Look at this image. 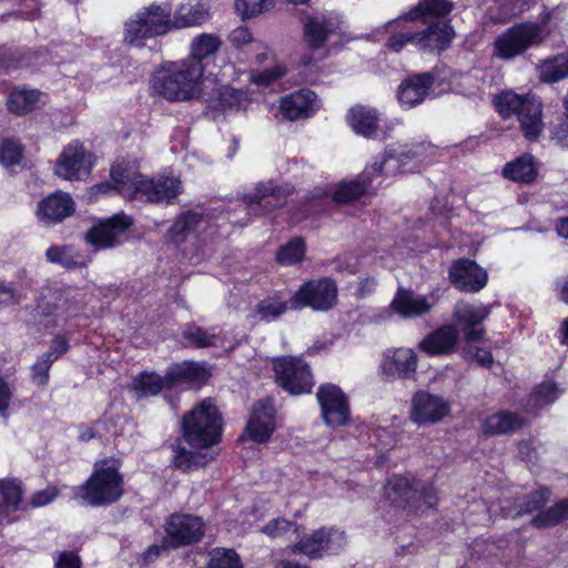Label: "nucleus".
I'll use <instances>...</instances> for the list:
<instances>
[{
  "mask_svg": "<svg viewBox=\"0 0 568 568\" xmlns=\"http://www.w3.org/2000/svg\"><path fill=\"white\" fill-rule=\"evenodd\" d=\"M124 493V480L116 460L105 459L94 464L90 477L77 487L74 499L85 506L100 507L116 503Z\"/></svg>",
  "mask_w": 568,
  "mask_h": 568,
  "instance_id": "1",
  "label": "nucleus"
},
{
  "mask_svg": "<svg viewBox=\"0 0 568 568\" xmlns=\"http://www.w3.org/2000/svg\"><path fill=\"white\" fill-rule=\"evenodd\" d=\"M203 77L200 69L185 61L168 62L152 77V90L169 101H186L200 97Z\"/></svg>",
  "mask_w": 568,
  "mask_h": 568,
  "instance_id": "2",
  "label": "nucleus"
},
{
  "mask_svg": "<svg viewBox=\"0 0 568 568\" xmlns=\"http://www.w3.org/2000/svg\"><path fill=\"white\" fill-rule=\"evenodd\" d=\"M551 497L548 488H539L529 494L516 496L513 500L507 498L500 500V511L505 517L518 518L535 511L531 525L536 528H546L560 524L568 519V498L561 499L547 509H541Z\"/></svg>",
  "mask_w": 568,
  "mask_h": 568,
  "instance_id": "3",
  "label": "nucleus"
},
{
  "mask_svg": "<svg viewBox=\"0 0 568 568\" xmlns=\"http://www.w3.org/2000/svg\"><path fill=\"white\" fill-rule=\"evenodd\" d=\"M183 438L193 448L211 449L221 440L222 416L211 399H204L184 415Z\"/></svg>",
  "mask_w": 568,
  "mask_h": 568,
  "instance_id": "4",
  "label": "nucleus"
},
{
  "mask_svg": "<svg viewBox=\"0 0 568 568\" xmlns=\"http://www.w3.org/2000/svg\"><path fill=\"white\" fill-rule=\"evenodd\" d=\"M171 11L166 3L140 8L124 22L123 41L139 45L146 39L165 34L171 30Z\"/></svg>",
  "mask_w": 568,
  "mask_h": 568,
  "instance_id": "5",
  "label": "nucleus"
},
{
  "mask_svg": "<svg viewBox=\"0 0 568 568\" xmlns=\"http://www.w3.org/2000/svg\"><path fill=\"white\" fill-rule=\"evenodd\" d=\"M497 111L504 118L516 114L524 135L536 140L544 128L541 101L532 95H519L511 91L500 93L495 99Z\"/></svg>",
  "mask_w": 568,
  "mask_h": 568,
  "instance_id": "6",
  "label": "nucleus"
},
{
  "mask_svg": "<svg viewBox=\"0 0 568 568\" xmlns=\"http://www.w3.org/2000/svg\"><path fill=\"white\" fill-rule=\"evenodd\" d=\"M384 496L398 508L419 511L437 504L434 487L429 483L395 475L387 480Z\"/></svg>",
  "mask_w": 568,
  "mask_h": 568,
  "instance_id": "7",
  "label": "nucleus"
},
{
  "mask_svg": "<svg viewBox=\"0 0 568 568\" xmlns=\"http://www.w3.org/2000/svg\"><path fill=\"white\" fill-rule=\"evenodd\" d=\"M110 178V183L97 184L92 191L102 194H110L114 191L130 200L140 197L145 178L140 174L135 160L122 159L116 161L111 166Z\"/></svg>",
  "mask_w": 568,
  "mask_h": 568,
  "instance_id": "8",
  "label": "nucleus"
},
{
  "mask_svg": "<svg viewBox=\"0 0 568 568\" xmlns=\"http://www.w3.org/2000/svg\"><path fill=\"white\" fill-rule=\"evenodd\" d=\"M544 39L541 27L535 23L514 26L494 41V54L503 60L513 59Z\"/></svg>",
  "mask_w": 568,
  "mask_h": 568,
  "instance_id": "9",
  "label": "nucleus"
},
{
  "mask_svg": "<svg viewBox=\"0 0 568 568\" xmlns=\"http://www.w3.org/2000/svg\"><path fill=\"white\" fill-rule=\"evenodd\" d=\"M346 545L344 531L334 528H320L304 535L290 547L294 555L301 554L311 559L338 554Z\"/></svg>",
  "mask_w": 568,
  "mask_h": 568,
  "instance_id": "10",
  "label": "nucleus"
},
{
  "mask_svg": "<svg viewBox=\"0 0 568 568\" xmlns=\"http://www.w3.org/2000/svg\"><path fill=\"white\" fill-rule=\"evenodd\" d=\"M273 369L277 384L292 395L310 393L314 386L310 366L298 357L275 358Z\"/></svg>",
  "mask_w": 568,
  "mask_h": 568,
  "instance_id": "11",
  "label": "nucleus"
},
{
  "mask_svg": "<svg viewBox=\"0 0 568 568\" xmlns=\"http://www.w3.org/2000/svg\"><path fill=\"white\" fill-rule=\"evenodd\" d=\"M80 293L68 288H47L38 301L37 310L41 316H53L54 324L67 322L81 310Z\"/></svg>",
  "mask_w": 568,
  "mask_h": 568,
  "instance_id": "12",
  "label": "nucleus"
},
{
  "mask_svg": "<svg viewBox=\"0 0 568 568\" xmlns=\"http://www.w3.org/2000/svg\"><path fill=\"white\" fill-rule=\"evenodd\" d=\"M426 145L420 143L414 150L403 151L397 153L393 149H387L378 154L374 161L367 165L362 172L363 179H368L369 185L379 186L384 176L393 175L403 170L405 159H414L422 156Z\"/></svg>",
  "mask_w": 568,
  "mask_h": 568,
  "instance_id": "13",
  "label": "nucleus"
},
{
  "mask_svg": "<svg viewBox=\"0 0 568 568\" xmlns=\"http://www.w3.org/2000/svg\"><path fill=\"white\" fill-rule=\"evenodd\" d=\"M324 423L329 427H341L349 423L351 409L346 394L334 384L321 385L316 393Z\"/></svg>",
  "mask_w": 568,
  "mask_h": 568,
  "instance_id": "14",
  "label": "nucleus"
},
{
  "mask_svg": "<svg viewBox=\"0 0 568 568\" xmlns=\"http://www.w3.org/2000/svg\"><path fill=\"white\" fill-rule=\"evenodd\" d=\"M336 286L328 278L310 281L291 297V308L311 307L315 311H326L336 301Z\"/></svg>",
  "mask_w": 568,
  "mask_h": 568,
  "instance_id": "15",
  "label": "nucleus"
},
{
  "mask_svg": "<svg viewBox=\"0 0 568 568\" xmlns=\"http://www.w3.org/2000/svg\"><path fill=\"white\" fill-rule=\"evenodd\" d=\"M342 23L335 12L324 11L307 14L303 19V34L307 45L313 50L323 48L332 36L341 32Z\"/></svg>",
  "mask_w": 568,
  "mask_h": 568,
  "instance_id": "16",
  "label": "nucleus"
},
{
  "mask_svg": "<svg viewBox=\"0 0 568 568\" xmlns=\"http://www.w3.org/2000/svg\"><path fill=\"white\" fill-rule=\"evenodd\" d=\"M92 154L79 141L68 144L58 159L54 173L64 180H82L92 169Z\"/></svg>",
  "mask_w": 568,
  "mask_h": 568,
  "instance_id": "17",
  "label": "nucleus"
},
{
  "mask_svg": "<svg viewBox=\"0 0 568 568\" xmlns=\"http://www.w3.org/2000/svg\"><path fill=\"white\" fill-rule=\"evenodd\" d=\"M131 224V219L125 214H115L94 224L87 232L85 240L99 250L112 248L122 243V239Z\"/></svg>",
  "mask_w": 568,
  "mask_h": 568,
  "instance_id": "18",
  "label": "nucleus"
},
{
  "mask_svg": "<svg viewBox=\"0 0 568 568\" xmlns=\"http://www.w3.org/2000/svg\"><path fill=\"white\" fill-rule=\"evenodd\" d=\"M491 307L486 304H470L459 302L454 308V318L462 327L467 343H475L483 339L485 329L477 328L490 314Z\"/></svg>",
  "mask_w": 568,
  "mask_h": 568,
  "instance_id": "19",
  "label": "nucleus"
},
{
  "mask_svg": "<svg viewBox=\"0 0 568 568\" xmlns=\"http://www.w3.org/2000/svg\"><path fill=\"white\" fill-rule=\"evenodd\" d=\"M166 542L172 547L199 541L204 535L203 520L193 515H173L166 523Z\"/></svg>",
  "mask_w": 568,
  "mask_h": 568,
  "instance_id": "20",
  "label": "nucleus"
},
{
  "mask_svg": "<svg viewBox=\"0 0 568 568\" xmlns=\"http://www.w3.org/2000/svg\"><path fill=\"white\" fill-rule=\"evenodd\" d=\"M449 413L448 403L427 392H418L412 398L410 419L416 424H435Z\"/></svg>",
  "mask_w": 568,
  "mask_h": 568,
  "instance_id": "21",
  "label": "nucleus"
},
{
  "mask_svg": "<svg viewBox=\"0 0 568 568\" xmlns=\"http://www.w3.org/2000/svg\"><path fill=\"white\" fill-rule=\"evenodd\" d=\"M192 235L205 242L213 235L212 226L206 217L196 212L182 213L169 230V237L175 244H181Z\"/></svg>",
  "mask_w": 568,
  "mask_h": 568,
  "instance_id": "22",
  "label": "nucleus"
},
{
  "mask_svg": "<svg viewBox=\"0 0 568 568\" xmlns=\"http://www.w3.org/2000/svg\"><path fill=\"white\" fill-rule=\"evenodd\" d=\"M449 280L459 291L475 293L486 286L488 275L475 262L458 260L449 268Z\"/></svg>",
  "mask_w": 568,
  "mask_h": 568,
  "instance_id": "23",
  "label": "nucleus"
},
{
  "mask_svg": "<svg viewBox=\"0 0 568 568\" xmlns=\"http://www.w3.org/2000/svg\"><path fill=\"white\" fill-rule=\"evenodd\" d=\"M321 108L317 94L308 89H301L282 98L280 111L291 121L308 118Z\"/></svg>",
  "mask_w": 568,
  "mask_h": 568,
  "instance_id": "24",
  "label": "nucleus"
},
{
  "mask_svg": "<svg viewBox=\"0 0 568 568\" xmlns=\"http://www.w3.org/2000/svg\"><path fill=\"white\" fill-rule=\"evenodd\" d=\"M74 212L72 197L64 192H54L42 199L37 207L36 215L44 225L62 222Z\"/></svg>",
  "mask_w": 568,
  "mask_h": 568,
  "instance_id": "25",
  "label": "nucleus"
},
{
  "mask_svg": "<svg viewBox=\"0 0 568 568\" xmlns=\"http://www.w3.org/2000/svg\"><path fill=\"white\" fill-rule=\"evenodd\" d=\"M275 408L271 398L260 400L246 424V432L255 443L266 442L275 429Z\"/></svg>",
  "mask_w": 568,
  "mask_h": 568,
  "instance_id": "26",
  "label": "nucleus"
},
{
  "mask_svg": "<svg viewBox=\"0 0 568 568\" xmlns=\"http://www.w3.org/2000/svg\"><path fill=\"white\" fill-rule=\"evenodd\" d=\"M434 81L435 75L430 72L407 77L397 90V99L402 108L409 110L420 104L428 95Z\"/></svg>",
  "mask_w": 568,
  "mask_h": 568,
  "instance_id": "27",
  "label": "nucleus"
},
{
  "mask_svg": "<svg viewBox=\"0 0 568 568\" xmlns=\"http://www.w3.org/2000/svg\"><path fill=\"white\" fill-rule=\"evenodd\" d=\"M181 192L180 179L171 173H163L154 179H145L139 199L154 203H170Z\"/></svg>",
  "mask_w": 568,
  "mask_h": 568,
  "instance_id": "28",
  "label": "nucleus"
},
{
  "mask_svg": "<svg viewBox=\"0 0 568 568\" xmlns=\"http://www.w3.org/2000/svg\"><path fill=\"white\" fill-rule=\"evenodd\" d=\"M222 45L223 41L220 36L207 32L200 33L191 40L189 57L183 61L200 69V75L203 77L205 65L214 59Z\"/></svg>",
  "mask_w": 568,
  "mask_h": 568,
  "instance_id": "29",
  "label": "nucleus"
},
{
  "mask_svg": "<svg viewBox=\"0 0 568 568\" xmlns=\"http://www.w3.org/2000/svg\"><path fill=\"white\" fill-rule=\"evenodd\" d=\"M417 368V355L412 348L399 347L387 351L382 363V371L387 376L412 377Z\"/></svg>",
  "mask_w": 568,
  "mask_h": 568,
  "instance_id": "30",
  "label": "nucleus"
},
{
  "mask_svg": "<svg viewBox=\"0 0 568 568\" xmlns=\"http://www.w3.org/2000/svg\"><path fill=\"white\" fill-rule=\"evenodd\" d=\"M453 28L446 22H436L416 33L415 48L424 52H440L448 48L454 38Z\"/></svg>",
  "mask_w": 568,
  "mask_h": 568,
  "instance_id": "31",
  "label": "nucleus"
},
{
  "mask_svg": "<svg viewBox=\"0 0 568 568\" xmlns=\"http://www.w3.org/2000/svg\"><path fill=\"white\" fill-rule=\"evenodd\" d=\"M210 19V8L206 3L190 0L181 3L171 16V29H184L200 27Z\"/></svg>",
  "mask_w": 568,
  "mask_h": 568,
  "instance_id": "32",
  "label": "nucleus"
},
{
  "mask_svg": "<svg viewBox=\"0 0 568 568\" xmlns=\"http://www.w3.org/2000/svg\"><path fill=\"white\" fill-rule=\"evenodd\" d=\"M392 308L404 318H413L427 314L434 306L426 296L408 290H399L394 297Z\"/></svg>",
  "mask_w": 568,
  "mask_h": 568,
  "instance_id": "33",
  "label": "nucleus"
},
{
  "mask_svg": "<svg viewBox=\"0 0 568 568\" xmlns=\"http://www.w3.org/2000/svg\"><path fill=\"white\" fill-rule=\"evenodd\" d=\"M379 121V113L364 105L352 108L347 114V122L353 131L368 138L381 136Z\"/></svg>",
  "mask_w": 568,
  "mask_h": 568,
  "instance_id": "34",
  "label": "nucleus"
},
{
  "mask_svg": "<svg viewBox=\"0 0 568 568\" xmlns=\"http://www.w3.org/2000/svg\"><path fill=\"white\" fill-rule=\"evenodd\" d=\"M458 333L452 325H444L419 342V348L427 355H445L452 353L457 344Z\"/></svg>",
  "mask_w": 568,
  "mask_h": 568,
  "instance_id": "35",
  "label": "nucleus"
},
{
  "mask_svg": "<svg viewBox=\"0 0 568 568\" xmlns=\"http://www.w3.org/2000/svg\"><path fill=\"white\" fill-rule=\"evenodd\" d=\"M526 419L518 413L499 410L487 416L481 423V430L486 435H505L521 429Z\"/></svg>",
  "mask_w": 568,
  "mask_h": 568,
  "instance_id": "36",
  "label": "nucleus"
},
{
  "mask_svg": "<svg viewBox=\"0 0 568 568\" xmlns=\"http://www.w3.org/2000/svg\"><path fill=\"white\" fill-rule=\"evenodd\" d=\"M210 377L205 365L195 362H183L168 368V381L172 387L182 384H203Z\"/></svg>",
  "mask_w": 568,
  "mask_h": 568,
  "instance_id": "37",
  "label": "nucleus"
},
{
  "mask_svg": "<svg viewBox=\"0 0 568 568\" xmlns=\"http://www.w3.org/2000/svg\"><path fill=\"white\" fill-rule=\"evenodd\" d=\"M250 98L246 92L229 85H221L214 90L210 106L221 112H239L247 108Z\"/></svg>",
  "mask_w": 568,
  "mask_h": 568,
  "instance_id": "38",
  "label": "nucleus"
},
{
  "mask_svg": "<svg viewBox=\"0 0 568 568\" xmlns=\"http://www.w3.org/2000/svg\"><path fill=\"white\" fill-rule=\"evenodd\" d=\"M245 200L247 204H257L265 212H270L285 203L286 194L282 189L274 186L272 182H267L258 184L256 193L245 196Z\"/></svg>",
  "mask_w": 568,
  "mask_h": 568,
  "instance_id": "39",
  "label": "nucleus"
},
{
  "mask_svg": "<svg viewBox=\"0 0 568 568\" xmlns=\"http://www.w3.org/2000/svg\"><path fill=\"white\" fill-rule=\"evenodd\" d=\"M182 336L196 347H224L226 335L215 328L205 329L200 326L189 325L183 328Z\"/></svg>",
  "mask_w": 568,
  "mask_h": 568,
  "instance_id": "40",
  "label": "nucleus"
},
{
  "mask_svg": "<svg viewBox=\"0 0 568 568\" xmlns=\"http://www.w3.org/2000/svg\"><path fill=\"white\" fill-rule=\"evenodd\" d=\"M21 498L22 490L19 481L0 480V524L18 509Z\"/></svg>",
  "mask_w": 568,
  "mask_h": 568,
  "instance_id": "41",
  "label": "nucleus"
},
{
  "mask_svg": "<svg viewBox=\"0 0 568 568\" xmlns=\"http://www.w3.org/2000/svg\"><path fill=\"white\" fill-rule=\"evenodd\" d=\"M503 173L507 179L515 182L529 183L535 180L537 168L534 158L529 154H525L507 163Z\"/></svg>",
  "mask_w": 568,
  "mask_h": 568,
  "instance_id": "42",
  "label": "nucleus"
},
{
  "mask_svg": "<svg viewBox=\"0 0 568 568\" xmlns=\"http://www.w3.org/2000/svg\"><path fill=\"white\" fill-rule=\"evenodd\" d=\"M367 182L368 179H363L362 173L355 180L341 182L334 190L333 200L338 203H349L377 187V185H369Z\"/></svg>",
  "mask_w": 568,
  "mask_h": 568,
  "instance_id": "43",
  "label": "nucleus"
},
{
  "mask_svg": "<svg viewBox=\"0 0 568 568\" xmlns=\"http://www.w3.org/2000/svg\"><path fill=\"white\" fill-rule=\"evenodd\" d=\"M540 81L555 83L568 77V52L544 60L538 67Z\"/></svg>",
  "mask_w": 568,
  "mask_h": 568,
  "instance_id": "44",
  "label": "nucleus"
},
{
  "mask_svg": "<svg viewBox=\"0 0 568 568\" xmlns=\"http://www.w3.org/2000/svg\"><path fill=\"white\" fill-rule=\"evenodd\" d=\"M204 450V453H201L187 450L183 447H176L173 463L176 468L184 471L205 466L214 459L215 454L212 449Z\"/></svg>",
  "mask_w": 568,
  "mask_h": 568,
  "instance_id": "45",
  "label": "nucleus"
},
{
  "mask_svg": "<svg viewBox=\"0 0 568 568\" xmlns=\"http://www.w3.org/2000/svg\"><path fill=\"white\" fill-rule=\"evenodd\" d=\"M132 384L133 388L143 396H154L164 388H172V383L168 381V372L164 376L143 372L134 377Z\"/></svg>",
  "mask_w": 568,
  "mask_h": 568,
  "instance_id": "46",
  "label": "nucleus"
},
{
  "mask_svg": "<svg viewBox=\"0 0 568 568\" xmlns=\"http://www.w3.org/2000/svg\"><path fill=\"white\" fill-rule=\"evenodd\" d=\"M40 92L34 89H16L8 98V108L16 114L32 111L40 102Z\"/></svg>",
  "mask_w": 568,
  "mask_h": 568,
  "instance_id": "47",
  "label": "nucleus"
},
{
  "mask_svg": "<svg viewBox=\"0 0 568 568\" xmlns=\"http://www.w3.org/2000/svg\"><path fill=\"white\" fill-rule=\"evenodd\" d=\"M559 396L558 387L551 383L546 382L538 385L529 395L526 404V412L536 414L542 407L552 404Z\"/></svg>",
  "mask_w": 568,
  "mask_h": 568,
  "instance_id": "48",
  "label": "nucleus"
},
{
  "mask_svg": "<svg viewBox=\"0 0 568 568\" xmlns=\"http://www.w3.org/2000/svg\"><path fill=\"white\" fill-rule=\"evenodd\" d=\"M47 260L65 268L83 267L84 257L71 246H50L45 252Z\"/></svg>",
  "mask_w": 568,
  "mask_h": 568,
  "instance_id": "49",
  "label": "nucleus"
},
{
  "mask_svg": "<svg viewBox=\"0 0 568 568\" xmlns=\"http://www.w3.org/2000/svg\"><path fill=\"white\" fill-rule=\"evenodd\" d=\"M453 10V2L447 0H422L418 6L409 11L406 19L416 20L419 18L445 17Z\"/></svg>",
  "mask_w": 568,
  "mask_h": 568,
  "instance_id": "50",
  "label": "nucleus"
},
{
  "mask_svg": "<svg viewBox=\"0 0 568 568\" xmlns=\"http://www.w3.org/2000/svg\"><path fill=\"white\" fill-rule=\"evenodd\" d=\"M288 307H291V301L288 302L282 295L275 294L258 303L257 313L262 320L273 321L285 313Z\"/></svg>",
  "mask_w": 568,
  "mask_h": 568,
  "instance_id": "51",
  "label": "nucleus"
},
{
  "mask_svg": "<svg viewBox=\"0 0 568 568\" xmlns=\"http://www.w3.org/2000/svg\"><path fill=\"white\" fill-rule=\"evenodd\" d=\"M448 80L449 89L460 94H474L479 89V79L473 73L452 72L449 77H442Z\"/></svg>",
  "mask_w": 568,
  "mask_h": 568,
  "instance_id": "52",
  "label": "nucleus"
},
{
  "mask_svg": "<svg viewBox=\"0 0 568 568\" xmlns=\"http://www.w3.org/2000/svg\"><path fill=\"white\" fill-rule=\"evenodd\" d=\"M305 255V244L302 239H293L283 245L276 255V260L282 265H293L301 262Z\"/></svg>",
  "mask_w": 568,
  "mask_h": 568,
  "instance_id": "53",
  "label": "nucleus"
},
{
  "mask_svg": "<svg viewBox=\"0 0 568 568\" xmlns=\"http://www.w3.org/2000/svg\"><path fill=\"white\" fill-rule=\"evenodd\" d=\"M207 568H242V561L233 549L215 548L210 552Z\"/></svg>",
  "mask_w": 568,
  "mask_h": 568,
  "instance_id": "54",
  "label": "nucleus"
},
{
  "mask_svg": "<svg viewBox=\"0 0 568 568\" xmlns=\"http://www.w3.org/2000/svg\"><path fill=\"white\" fill-rule=\"evenodd\" d=\"M262 532L272 539L285 538L290 534L297 532V525L284 517H277L270 520L263 528Z\"/></svg>",
  "mask_w": 568,
  "mask_h": 568,
  "instance_id": "55",
  "label": "nucleus"
},
{
  "mask_svg": "<svg viewBox=\"0 0 568 568\" xmlns=\"http://www.w3.org/2000/svg\"><path fill=\"white\" fill-rule=\"evenodd\" d=\"M275 0H235V9L243 18H252L272 8Z\"/></svg>",
  "mask_w": 568,
  "mask_h": 568,
  "instance_id": "56",
  "label": "nucleus"
},
{
  "mask_svg": "<svg viewBox=\"0 0 568 568\" xmlns=\"http://www.w3.org/2000/svg\"><path fill=\"white\" fill-rule=\"evenodd\" d=\"M22 156L21 145L12 139L0 140V163L10 166L18 164Z\"/></svg>",
  "mask_w": 568,
  "mask_h": 568,
  "instance_id": "57",
  "label": "nucleus"
},
{
  "mask_svg": "<svg viewBox=\"0 0 568 568\" xmlns=\"http://www.w3.org/2000/svg\"><path fill=\"white\" fill-rule=\"evenodd\" d=\"M54 362L52 353L42 354L37 362L32 365L31 378L38 386H45L49 382V371Z\"/></svg>",
  "mask_w": 568,
  "mask_h": 568,
  "instance_id": "58",
  "label": "nucleus"
},
{
  "mask_svg": "<svg viewBox=\"0 0 568 568\" xmlns=\"http://www.w3.org/2000/svg\"><path fill=\"white\" fill-rule=\"evenodd\" d=\"M286 67L275 63L272 68L251 74V80L257 85H270L286 73Z\"/></svg>",
  "mask_w": 568,
  "mask_h": 568,
  "instance_id": "59",
  "label": "nucleus"
},
{
  "mask_svg": "<svg viewBox=\"0 0 568 568\" xmlns=\"http://www.w3.org/2000/svg\"><path fill=\"white\" fill-rule=\"evenodd\" d=\"M525 7L526 3L521 0H500L499 8L501 13L498 16L491 13V18L505 21L524 12L526 10Z\"/></svg>",
  "mask_w": 568,
  "mask_h": 568,
  "instance_id": "60",
  "label": "nucleus"
},
{
  "mask_svg": "<svg viewBox=\"0 0 568 568\" xmlns=\"http://www.w3.org/2000/svg\"><path fill=\"white\" fill-rule=\"evenodd\" d=\"M464 357L469 362H476L484 367H490L493 355L488 349L468 346L464 349Z\"/></svg>",
  "mask_w": 568,
  "mask_h": 568,
  "instance_id": "61",
  "label": "nucleus"
},
{
  "mask_svg": "<svg viewBox=\"0 0 568 568\" xmlns=\"http://www.w3.org/2000/svg\"><path fill=\"white\" fill-rule=\"evenodd\" d=\"M13 394L14 388L0 377V418H8Z\"/></svg>",
  "mask_w": 568,
  "mask_h": 568,
  "instance_id": "62",
  "label": "nucleus"
},
{
  "mask_svg": "<svg viewBox=\"0 0 568 568\" xmlns=\"http://www.w3.org/2000/svg\"><path fill=\"white\" fill-rule=\"evenodd\" d=\"M59 495V490L54 486H48L44 489L38 490L32 494L30 498V505L34 508L43 507L52 503L57 496Z\"/></svg>",
  "mask_w": 568,
  "mask_h": 568,
  "instance_id": "63",
  "label": "nucleus"
},
{
  "mask_svg": "<svg viewBox=\"0 0 568 568\" xmlns=\"http://www.w3.org/2000/svg\"><path fill=\"white\" fill-rule=\"evenodd\" d=\"M551 140L561 148L568 149V119H561L550 131Z\"/></svg>",
  "mask_w": 568,
  "mask_h": 568,
  "instance_id": "64",
  "label": "nucleus"
}]
</instances>
